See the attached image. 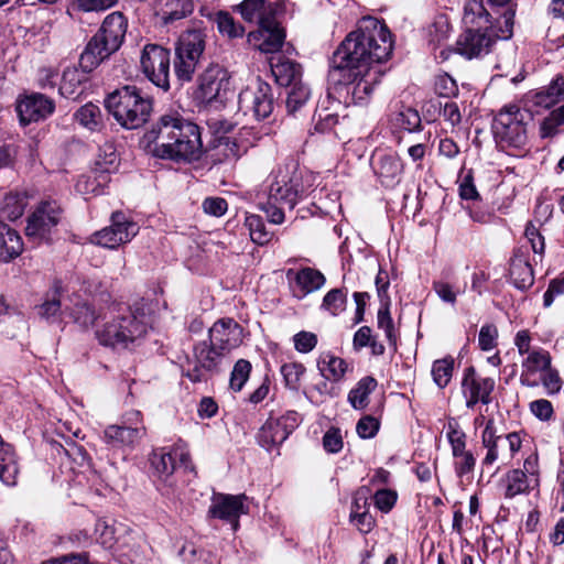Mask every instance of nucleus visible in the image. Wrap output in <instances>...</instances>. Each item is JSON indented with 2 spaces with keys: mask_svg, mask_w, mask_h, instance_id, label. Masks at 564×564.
<instances>
[{
  "mask_svg": "<svg viewBox=\"0 0 564 564\" xmlns=\"http://www.w3.org/2000/svg\"><path fill=\"white\" fill-rule=\"evenodd\" d=\"M288 437V432L275 419H269L258 434L259 443L268 449L273 445L282 444Z\"/></svg>",
  "mask_w": 564,
  "mask_h": 564,
  "instance_id": "obj_34",
  "label": "nucleus"
},
{
  "mask_svg": "<svg viewBox=\"0 0 564 564\" xmlns=\"http://www.w3.org/2000/svg\"><path fill=\"white\" fill-rule=\"evenodd\" d=\"M94 69H86L79 63L76 66L66 67L62 74L59 94L66 98L76 99L83 93V85L88 79V74Z\"/></svg>",
  "mask_w": 564,
  "mask_h": 564,
  "instance_id": "obj_27",
  "label": "nucleus"
},
{
  "mask_svg": "<svg viewBox=\"0 0 564 564\" xmlns=\"http://www.w3.org/2000/svg\"><path fill=\"white\" fill-rule=\"evenodd\" d=\"M542 384L547 390L549 394L557 393L562 388V381L558 376V372L551 367L543 373Z\"/></svg>",
  "mask_w": 564,
  "mask_h": 564,
  "instance_id": "obj_64",
  "label": "nucleus"
},
{
  "mask_svg": "<svg viewBox=\"0 0 564 564\" xmlns=\"http://www.w3.org/2000/svg\"><path fill=\"white\" fill-rule=\"evenodd\" d=\"M377 386V380L373 377L361 378L356 387L349 391L348 402L356 410L365 409L369 403V394L375 391Z\"/></svg>",
  "mask_w": 564,
  "mask_h": 564,
  "instance_id": "obj_33",
  "label": "nucleus"
},
{
  "mask_svg": "<svg viewBox=\"0 0 564 564\" xmlns=\"http://www.w3.org/2000/svg\"><path fill=\"white\" fill-rule=\"evenodd\" d=\"M246 495L215 494L208 513L220 520L227 521L236 531L239 527V517L248 512Z\"/></svg>",
  "mask_w": 564,
  "mask_h": 564,
  "instance_id": "obj_20",
  "label": "nucleus"
},
{
  "mask_svg": "<svg viewBox=\"0 0 564 564\" xmlns=\"http://www.w3.org/2000/svg\"><path fill=\"white\" fill-rule=\"evenodd\" d=\"M41 564H89L88 553H69L43 561Z\"/></svg>",
  "mask_w": 564,
  "mask_h": 564,
  "instance_id": "obj_61",
  "label": "nucleus"
},
{
  "mask_svg": "<svg viewBox=\"0 0 564 564\" xmlns=\"http://www.w3.org/2000/svg\"><path fill=\"white\" fill-rule=\"evenodd\" d=\"M509 278L519 290H527L533 285L534 274L527 254L521 250L514 252L510 260Z\"/></svg>",
  "mask_w": 564,
  "mask_h": 564,
  "instance_id": "obj_26",
  "label": "nucleus"
},
{
  "mask_svg": "<svg viewBox=\"0 0 564 564\" xmlns=\"http://www.w3.org/2000/svg\"><path fill=\"white\" fill-rule=\"evenodd\" d=\"M338 115L328 108H317L314 116L315 130L322 133L330 131L338 123Z\"/></svg>",
  "mask_w": 564,
  "mask_h": 564,
  "instance_id": "obj_52",
  "label": "nucleus"
},
{
  "mask_svg": "<svg viewBox=\"0 0 564 564\" xmlns=\"http://www.w3.org/2000/svg\"><path fill=\"white\" fill-rule=\"evenodd\" d=\"M127 32V20L121 12L107 15L100 30L87 43L80 54V64L86 69H95L104 59L117 52Z\"/></svg>",
  "mask_w": 564,
  "mask_h": 564,
  "instance_id": "obj_5",
  "label": "nucleus"
},
{
  "mask_svg": "<svg viewBox=\"0 0 564 564\" xmlns=\"http://www.w3.org/2000/svg\"><path fill=\"white\" fill-rule=\"evenodd\" d=\"M310 96L311 90L303 82L290 86L285 101L289 113L300 110L308 101Z\"/></svg>",
  "mask_w": 564,
  "mask_h": 564,
  "instance_id": "obj_42",
  "label": "nucleus"
},
{
  "mask_svg": "<svg viewBox=\"0 0 564 564\" xmlns=\"http://www.w3.org/2000/svg\"><path fill=\"white\" fill-rule=\"evenodd\" d=\"M378 327L384 330V334L391 345L395 346L397 337L394 335L393 321L389 312V300L382 302L378 312Z\"/></svg>",
  "mask_w": 564,
  "mask_h": 564,
  "instance_id": "obj_51",
  "label": "nucleus"
},
{
  "mask_svg": "<svg viewBox=\"0 0 564 564\" xmlns=\"http://www.w3.org/2000/svg\"><path fill=\"white\" fill-rule=\"evenodd\" d=\"M105 105L118 123L126 129L142 127L152 112L151 99L142 96L140 89L133 85H126L109 94Z\"/></svg>",
  "mask_w": 564,
  "mask_h": 564,
  "instance_id": "obj_6",
  "label": "nucleus"
},
{
  "mask_svg": "<svg viewBox=\"0 0 564 564\" xmlns=\"http://www.w3.org/2000/svg\"><path fill=\"white\" fill-rule=\"evenodd\" d=\"M23 242L19 234L9 225L0 221V261L9 262L20 256Z\"/></svg>",
  "mask_w": 564,
  "mask_h": 564,
  "instance_id": "obj_29",
  "label": "nucleus"
},
{
  "mask_svg": "<svg viewBox=\"0 0 564 564\" xmlns=\"http://www.w3.org/2000/svg\"><path fill=\"white\" fill-rule=\"evenodd\" d=\"M149 321L143 313L127 310L111 316L96 330L99 344L111 348H128L148 333Z\"/></svg>",
  "mask_w": 564,
  "mask_h": 564,
  "instance_id": "obj_7",
  "label": "nucleus"
},
{
  "mask_svg": "<svg viewBox=\"0 0 564 564\" xmlns=\"http://www.w3.org/2000/svg\"><path fill=\"white\" fill-rule=\"evenodd\" d=\"M19 464L13 447L0 436V479L8 486L17 482Z\"/></svg>",
  "mask_w": 564,
  "mask_h": 564,
  "instance_id": "obj_31",
  "label": "nucleus"
},
{
  "mask_svg": "<svg viewBox=\"0 0 564 564\" xmlns=\"http://www.w3.org/2000/svg\"><path fill=\"white\" fill-rule=\"evenodd\" d=\"M245 225L248 227L251 240L253 242L258 245H265L270 241L271 235L267 231L265 225L260 216H247Z\"/></svg>",
  "mask_w": 564,
  "mask_h": 564,
  "instance_id": "obj_46",
  "label": "nucleus"
},
{
  "mask_svg": "<svg viewBox=\"0 0 564 564\" xmlns=\"http://www.w3.org/2000/svg\"><path fill=\"white\" fill-rule=\"evenodd\" d=\"M230 90V76L219 64H209L197 78L195 99L204 105H225Z\"/></svg>",
  "mask_w": 564,
  "mask_h": 564,
  "instance_id": "obj_11",
  "label": "nucleus"
},
{
  "mask_svg": "<svg viewBox=\"0 0 564 564\" xmlns=\"http://www.w3.org/2000/svg\"><path fill=\"white\" fill-rule=\"evenodd\" d=\"M494 13L488 12L482 3V0H467L464 7V22L467 25H477L479 29L496 24L492 22Z\"/></svg>",
  "mask_w": 564,
  "mask_h": 564,
  "instance_id": "obj_32",
  "label": "nucleus"
},
{
  "mask_svg": "<svg viewBox=\"0 0 564 564\" xmlns=\"http://www.w3.org/2000/svg\"><path fill=\"white\" fill-rule=\"evenodd\" d=\"M62 217V209L56 202H42L28 217L25 235L34 243L51 242L52 234Z\"/></svg>",
  "mask_w": 564,
  "mask_h": 564,
  "instance_id": "obj_12",
  "label": "nucleus"
},
{
  "mask_svg": "<svg viewBox=\"0 0 564 564\" xmlns=\"http://www.w3.org/2000/svg\"><path fill=\"white\" fill-rule=\"evenodd\" d=\"M153 10L163 24L185 19L194 11L192 0H154Z\"/></svg>",
  "mask_w": 564,
  "mask_h": 564,
  "instance_id": "obj_24",
  "label": "nucleus"
},
{
  "mask_svg": "<svg viewBox=\"0 0 564 564\" xmlns=\"http://www.w3.org/2000/svg\"><path fill=\"white\" fill-rule=\"evenodd\" d=\"M530 411L541 421H549L554 413L552 403L545 399L532 401L530 403Z\"/></svg>",
  "mask_w": 564,
  "mask_h": 564,
  "instance_id": "obj_60",
  "label": "nucleus"
},
{
  "mask_svg": "<svg viewBox=\"0 0 564 564\" xmlns=\"http://www.w3.org/2000/svg\"><path fill=\"white\" fill-rule=\"evenodd\" d=\"M446 435L452 447L453 456L460 455L462 452L466 451V434L459 429L456 421H448L446 426Z\"/></svg>",
  "mask_w": 564,
  "mask_h": 564,
  "instance_id": "obj_48",
  "label": "nucleus"
},
{
  "mask_svg": "<svg viewBox=\"0 0 564 564\" xmlns=\"http://www.w3.org/2000/svg\"><path fill=\"white\" fill-rule=\"evenodd\" d=\"M36 308L39 316L42 318L50 319L55 317L61 311V299L57 296V290L54 291L52 297L46 299Z\"/></svg>",
  "mask_w": 564,
  "mask_h": 564,
  "instance_id": "obj_56",
  "label": "nucleus"
},
{
  "mask_svg": "<svg viewBox=\"0 0 564 564\" xmlns=\"http://www.w3.org/2000/svg\"><path fill=\"white\" fill-rule=\"evenodd\" d=\"M350 521L354 522L357 529L365 534L370 532L375 525V519L368 510H362L361 512H357V510L351 511Z\"/></svg>",
  "mask_w": 564,
  "mask_h": 564,
  "instance_id": "obj_59",
  "label": "nucleus"
},
{
  "mask_svg": "<svg viewBox=\"0 0 564 564\" xmlns=\"http://www.w3.org/2000/svg\"><path fill=\"white\" fill-rule=\"evenodd\" d=\"M481 443L484 447L487 448L482 464L489 466L498 459V445L506 446L505 452H502V458L511 459L521 448L522 441L520 435L516 432L507 435L498 434L494 421L488 420L481 434Z\"/></svg>",
  "mask_w": 564,
  "mask_h": 564,
  "instance_id": "obj_16",
  "label": "nucleus"
},
{
  "mask_svg": "<svg viewBox=\"0 0 564 564\" xmlns=\"http://www.w3.org/2000/svg\"><path fill=\"white\" fill-rule=\"evenodd\" d=\"M75 119L90 131H99L104 126L100 108L91 102L82 106L76 111Z\"/></svg>",
  "mask_w": 564,
  "mask_h": 564,
  "instance_id": "obj_36",
  "label": "nucleus"
},
{
  "mask_svg": "<svg viewBox=\"0 0 564 564\" xmlns=\"http://www.w3.org/2000/svg\"><path fill=\"white\" fill-rule=\"evenodd\" d=\"M273 180L268 189L267 200L260 204V208L272 224L280 225L284 221L283 209H293L304 194L302 176L288 167H279L272 175Z\"/></svg>",
  "mask_w": 564,
  "mask_h": 564,
  "instance_id": "obj_4",
  "label": "nucleus"
},
{
  "mask_svg": "<svg viewBox=\"0 0 564 564\" xmlns=\"http://www.w3.org/2000/svg\"><path fill=\"white\" fill-rule=\"evenodd\" d=\"M455 460V471L458 477H464L467 474H470L476 464V459L471 452L465 451L462 452L460 455L454 456Z\"/></svg>",
  "mask_w": 564,
  "mask_h": 564,
  "instance_id": "obj_57",
  "label": "nucleus"
},
{
  "mask_svg": "<svg viewBox=\"0 0 564 564\" xmlns=\"http://www.w3.org/2000/svg\"><path fill=\"white\" fill-rule=\"evenodd\" d=\"M392 47L387 25L377 18L364 17L334 52L329 77H335L338 69L379 68L375 64L387 61Z\"/></svg>",
  "mask_w": 564,
  "mask_h": 564,
  "instance_id": "obj_1",
  "label": "nucleus"
},
{
  "mask_svg": "<svg viewBox=\"0 0 564 564\" xmlns=\"http://www.w3.org/2000/svg\"><path fill=\"white\" fill-rule=\"evenodd\" d=\"M209 341L229 355L242 344L243 328L232 318H220L209 328Z\"/></svg>",
  "mask_w": 564,
  "mask_h": 564,
  "instance_id": "obj_21",
  "label": "nucleus"
},
{
  "mask_svg": "<svg viewBox=\"0 0 564 564\" xmlns=\"http://www.w3.org/2000/svg\"><path fill=\"white\" fill-rule=\"evenodd\" d=\"M144 138L155 156L175 162L198 161L203 155L199 127L178 112L162 115Z\"/></svg>",
  "mask_w": 564,
  "mask_h": 564,
  "instance_id": "obj_2",
  "label": "nucleus"
},
{
  "mask_svg": "<svg viewBox=\"0 0 564 564\" xmlns=\"http://www.w3.org/2000/svg\"><path fill=\"white\" fill-rule=\"evenodd\" d=\"M494 388V379L478 376L473 366L464 370L462 393L468 409H473L478 402L489 404L491 402L490 394Z\"/></svg>",
  "mask_w": 564,
  "mask_h": 564,
  "instance_id": "obj_19",
  "label": "nucleus"
},
{
  "mask_svg": "<svg viewBox=\"0 0 564 564\" xmlns=\"http://www.w3.org/2000/svg\"><path fill=\"white\" fill-rule=\"evenodd\" d=\"M214 21L223 36H227L228 39H237L242 37L245 34V28L237 23L228 12H217L215 14Z\"/></svg>",
  "mask_w": 564,
  "mask_h": 564,
  "instance_id": "obj_40",
  "label": "nucleus"
},
{
  "mask_svg": "<svg viewBox=\"0 0 564 564\" xmlns=\"http://www.w3.org/2000/svg\"><path fill=\"white\" fill-rule=\"evenodd\" d=\"M170 51L158 44H148L142 50V72L151 83L164 90L170 88Z\"/></svg>",
  "mask_w": 564,
  "mask_h": 564,
  "instance_id": "obj_14",
  "label": "nucleus"
},
{
  "mask_svg": "<svg viewBox=\"0 0 564 564\" xmlns=\"http://www.w3.org/2000/svg\"><path fill=\"white\" fill-rule=\"evenodd\" d=\"M237 10L247 22H257V32H250L249 42L262 40L259 50L262 52H276L281 48L285 34L275 20L278 11L276 2L267 0H243Z\"/></svg>",
  "mask_w": 564,
  "mask_h": 564,
  "instance_id": "obj_3",
  "label": "nucleus"
},
{
  "mask_svg": "<svg viewBox=\"0 0 564 564\" xmlns=\"http://www.w3.org/2000/svg\"><path fill=\"white\" fill-rule=\"evenodd\" d=\"M227 354L223 352L218 347L210 341H202L194 347V357L197 366L193 372L188 375L192 381H200L202 376L199 370L204 369L208 372H218L220 365Z\"/></svg>",
  "mask_w": 564,
  "mask_h": 564,
  "instance_id": "obj_23",
  "label": "nucleus"
},
{
  "mask_svg": "<svg viewBox=\"0 0 564 564\" xmlns=\"http://www.w3.org/2000/svg\"><path fill=\"white\" fill-rule=\"evenodd\" d=\"M379 426L380 423L376 417L365 415L358 421L356 431L361 438H371L379 431Z\"/></svg>",
  "mask_w": 564,
  "mask_h": 564,
  "instance_id": "obj_55",
  "label": "nucleus"
},
{
  "mask_svg": "<svg viewBox=\"0 0 564 564\" xmlns=\"http://www.w3.org/2000/svg\"><path fill=\"white\" fill-rule=\"evenodd\" d=\"M498 330L494 325H484L480 328L478 343L482 350H491L497 345Z\"/></svg>",
  "mask_w": 564,
  "mask_h": 564,
  "instance_id": "obj_58",
  "label": "nucleus"
},
{
  "mask_svg": "<svg viewBox=\"0 0 564 564\" xmlns=\"http://www.w3.org/2000/svg\"><path fill=\"white\" fill-rule=\"evenodd\" d=\"M151 474L158 480L169 484L175 470V459L164 448L155 449L150 455Z\"/></svg>",
  "mask_w": 564,
  "mask_h": 564,
  "instance_id": "obj_30",
  "label": "nucleus"
},
{
  "mask_svg": "<svg viewBox=\"0 0 564 564\" xmlns=\"http://www.w3.org/2000/svg\"><path fill=\"white\" fill-rule=\"evenodd\" d=\"M139 231V226L129 219L123 213L115 212L111 215V224L95 232L91 241L98 246L115 249L129 242Z\"/></svg>",
  "mask_w": 564,
  "mask_h": 564,
  "instance_id": "obj_15",
  "label": "nucleus"
},
{
  "mask_svg": "<svg viewBox=\"0 0 564 564\" xmlns=\"http://www.w3.org/2000/svg\"><path fill=\"white\" fill-rule=\"evenodd\" d=\"M395 501V492L388 489L378 490L375 495V503L377 508L383 512L390 511L391 508L394 506Z\"/></svg>",
  "mask_w": 564,
  "mask_h": 564,
  "instance_id": "obj_63",
  "label": "nucleus"
},
{
  "mask_svg": "<svg viewBox=\"0 0 564 564\" xmlns=\"http://www.w3.org/2000/svg\"><path fill=\"white\" fill-rule=\"evenodd\" d=\"M280 371L285 387L292 391H299L305 367L300 362H289L282 365Z\"/></svg>",
  "mask_w": 564,
  "mask_h": 564,
  "instance_id": "obj_45",
  "label": "nucleus"
},
{
  "mask_svg": "<svg viewBox=\"0 0 564 564\" xmlns=\"http://www.w3.org/2000/svg\"><path fill=\"white\" fill-rule=\"evenodd\" d=\"M492 13L496 17V22L499 21L497 36L507 40L513 33L516 4L511 0H488Z\"/></svg>",
  "mask_w": 564,
  "mask_h": 564,
  "instance_id": "obj_28",
  "label": "nucleus"
},
{
  "mask_svg": "<svg viewBox=\"0 0 564 564\" xmlns=\"http://www.w3.org/2000/svg\"><path fill=\"white\" fill-rule=\"evenodd\" d=\"M498 26L499 22H496V24L486 26L485 31H481L479 28L477 30L468 29L457 41L459 54L467 58H473L489 53L496 39H500L497 36Z\"/></svg>",
  "mask_w": 564,
  "mask_h": 564,
  "instance_id": "obj_17",
  "label": "nucleus"
},
{
  "mask_svg": "<svg viewBox=\"0 0 564 564\" xmlns=\"http://www.w3.org/2000/svg\"><path fill=\"white\" fill-rule=\"evenodd\" d=\"M294 348L302 354L312 351L317 345V336L314 333L302 330L293 337Z\"/></svg>",
  "mask_w": 564,
  "mask_h": 564,
  "instance_id": "obj_54",
  "label": "nucleus"
},
{
  "mask_svg": "<svg viewBox=\"0 0 564 564\" xmlns=\"http://www.w3.org/2000/svg\"><path fill=\"white\" fill-rule=\"evenodd\" d=\"M318 368L327 380L339 381L347 371V364L339 357L327 355L318 361Z\"/></svg>",
  "mask_w": 564,
  "mask_h": 564,
  "instance_id": "obj_37",
  "label": "nucleus"
},
{
  "mask_svg": "<svg viewBox=\"0 0 564 564\" xmlns=\"http://www.w3.org/2000/svg\"><path fill=\"white\" fill-rule=\"evenodd\" d=\"M227 202L221 197H208L203 202V209L212 216H223L227 210Z\"/></svg>",
  "mask_w": 564,
  "mask_h": 564,
  "instance_id": "obj_62",
  "label": "nucleus"
},
{
  "mask_svg": "<svg viewBox=\"0 0 564 564\" xmlns=\"http://www.w3.org/2000/svg\"><path fill=\"white\" fill-rule=\"evenodd\" d=\"M522 367L531 375L539 371L545 372L551 368V356L543 349L533 350L523 360Z\"/></svg>",
  "mask_w": 564,
  "mask_h": 564,
  "instance_id": "obj_43",
  "label": "nucleus"
},
{
  "mask_svg": "<svg viewBox=\"0 0 564 564\" xmlns=\"http://www.w3.org/2000/svg\"><path fill=\"white\" fill-rule=\"evenodd\" d=\"M381 75L379 68L338 69L330 79L337 84L335 93L346 105H364L368 102Z\"/></svg>",
  "mask_w": 564,
  "mask_h": 564,
  "instance_id": "obj_8",
  "label": "nucleus"
},
{
  "mask_svg": "<svg viewBox=\"0 0 564 564\" xmlns=\"http://www.w3.org/2000/svg\"><path fill=\"white\" fill-rule=\"evenodd\" d=\"M205 37L199 30L186 31L181 35L174 58V73L178 80H192L205 50Z\"/></svg>",
  "mask_w": 564,
  "mask_h": 564,
  "instance_id": "obj_10",
  "label": "nucleus"
},
{
  "mask_svg": "<svg viewBox=\"0 0 564 564\" xmlns=\"http://www.w3.org/2000/svg\"><path fill=\"white\" fill-rule=\"evenodd\" d=\"M529 117V112L521 110L517 105L505 106L492 123L496 141L501 147L516 149L524 147L528 140L525 119Z\"/></svg>",
  "mask_w": 564,
  "mask_h": 564,
  "instance_id": "obj_9",
  "label": "nucleus"
},
{
  "mask_svg": "<svg viewBox=\"0 0 564 564\" xmlns=\"http://www.w3.org/2000/svg\"><path fill=\"white\" fill-rule=\"evenodd\" d=\"M145 434L140 412H132L122 425H109L104 435L112 447H134Z\"/></svg>",
  "mask_w": 564,
  "mask_h": 564,
  "instance_id": "obj_18",
  "label": "nucleus"
},
{
  "mask_svg": "<svg viewBox=\"0 0 564 564\" xmlns=\"http://www.w3.org/2000/svg\"><path fill=\"white\" fill-rule=\"evenodd\" d=\"M528 475L521 469H512L506 475V498H513L517 495L529 491Z\"/></svg>",
  "mask_w": 564,
  "mask_h": 564,
  "instance_id": "obj_39",
  "label": "nucleus"
},
{
  "mask_svg": "<svg viewBox=\"0 0 564 564\" xmlns=\"http://www.w3.org/2000/svg\"><path fill=\"white\" fill-rule=\"evenodd\" d=\"M238 105L243 115H251L256 120L268 118L274 108L272 87L257 79L239 94Z\"/></svg>",
  "mask_w": 564,
  "mask_h": 564,
  "instance_id": "obj_13",
  "label": "nucleus"
},
{
  "mask_svg": "<svg viewBox=\"0 0 564 564\" xmlns=\"http://www.w3.org/2000/svg\"><path fill=\"white\" fill-rule=\"evenodd\" d=\"M297 285L305 292L311 293L318 290L325 283V276L322 272L313 268H304L296 274Z\"/></svg>",
  "mask_w": 564,
  "mask_h": 564,
  "instance_id": "obj_41",
  "label": "nucleus"
},
{
  "mask_svg": "<svg viewBox=\"0 0 564 564\" xmlns=\"http://www.w3.org/2000/svg\"><path fill=\"white\" fill-rule=\"evenodd\" d=\"M251 364L246 359H239L236 361L234 369L230 373L229 387L232 391L239 392L251 372Z\"/></svg>",
  "mask_w": 564,
  "mask_h": 564,
  "instance_id": "obj_47",
  "label": "nucleus"
},
{
  "mask_svg": "<svg viewBox=\"0 0 564 564\" xmlns=\"http://www.w3.org/2000/svg\"><path fill=\"white\" fill-rule=\"evenodd\" d=\"M454 369V359L447 357L433 362L432 376L436 386L441 389L445 388L452 379Z\"/></svg>",
  "mask_w": 564,
  "mask_h": 564,
  "instance_id": "obj_44",
  "label": "nucleus"
},
{
  "mask_svg": "<svg viewBox=\"0 0 564 564\" xmlns=\"http://www.w3.org/2000/svg\"><path fill=\"white\" fill-rule=\"evenodd\" d=\"M271 72L280 86L290 87L302 82V66L283 55L272 58Z\"/></svg>",
  "mask_w": 564,
  "mask_h": 564,
  "instance_id": "obj_25",
  "label": "nucleus"
},
{
  "mask_svg": "<svg viewBox=\"0 0 564 564\" xmlns=\"http://www.w3.org/2000/svg\"><path fill=\"white\" fill-rule=\"evenodd\" d=\"M346 302V293L341 289H333L324 296L322 307L333 315H338L345 310Z\"/></svg>",
  "mask_w": 564,
  "mask_h": 564,
  "instance_id": "obj_49",
  "label": "nucleus"
},
{
  "mask_svg": "<svg viewBox=\"0 0 564 564\" xmlns=\"http://www.w3.org/2000/svg\"><path fill=\"white\" fill-rule=\"evenodd\" d=\"M375 172L381 178L382 184H390L400 175L402 167L399 160L389 154L378 156L375 165Z\"/></svg>",
  "mask_w": 564,
  "mask_h": 564,
  "instance_id": "obj_35",
  "label": "nucleus"
},
{
  "mask_svg": "<svg viewBox=\"0 0 564 564\" xmlns=\"http://www.w3.org/2000/svg\"><path fill=\"white\" fill-rule=\"evenodd\" d=\"M65 310L69 312L68 314L73 318L74 323L84 329L93 326L98 317L94 307H91L87 302H77L73 307L66 306Z\"/></svg>",
  "mask_w": 564,
  "mask_h": 564,
  "instance_id": "obj_38",
  "label": "nucleus"
},
{
  "mask_svg": "<svg viewBox=\"0 0 564 564\" xmlns=\"http://www.w3.org/2000/svg\"><path fill=\"white\" fill-rule=\"evenodd\" d=\"M54 109V101L39 93L25 96L17 105V111L22 124L43 120L53 113Z\"/></svg>",
  "mask_w": 564,
  "mask_h": 564,
  "instance_id": "obj_22",
  "label": "nucleus"
},
{
  "mask_svg": "<svg viewBox=\"0 0 564 564\" xmlns=\"http://www.w3.org/2000/svg\"><path fill=\"white\" fill-rule=\"evenodd\" d=\"M564 122V104L554 109L541 123V137L549 138L556 133V128Z\"/></svg>",
  "mask_w": 564,
  "mask_h": 564,
  "instance_id": "obj_50",
  "label": "nucleus"
},
{
  "mask_svg": "<svg viewBox=\"0 0 564 564\" xmlns=\"http://www.w3.org/2000/svg\"><path fill=\"white\" fill-rule=\"evenodd\" d=\"M435 91L441 97L451 98L458 94V86L452 76L442 74L436 77Z\"/></svg>",
  "mask_w": 564,
  "mask_h": 564,
  "instance_id": "obj_53",
  "label": "nucleus"
}]
</instances>
